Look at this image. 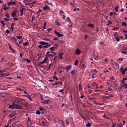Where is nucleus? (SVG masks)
Returning a JSON list of instances; mask_svg holds the SVG:
<instances>
[{"instance_id":"nucleus-1","label":"nucleus","mask_w":127,"mask_h":127,"mask_svg":"<svg viewBox=\"0 0 127 127\" xmlns=\"http://www.w3.org/2000/svg\"><path fill=\"white\" fill-rule=\"evenodd\" d=\"M71 69H72L71 65H67V66H66V67L65 68V70H66V73H68V72H69V71H70V70H71Z\"/></svg>"},{"instance_id":"nucleus-2","label":"nucleus","mask_w":127,"mask_h":127,"mask_svg":"<svg viewBox=\"0 0 127 127\" xmlns=\"http://www.w3.org/2000/svg\"><path fill=\"white\" fill-rule=\"evenodd\" d=\"M18 12V10H15L12 13H11V16L12 17H15L16 16V13Z\"/></svg>"},{"instance_id":"nucleus-3","label":"nucleus","mask_w":127,"mask_h":127,"mask_svg":"<svg viewBox=\"0 0 127 127\" xmlns=\"http://www.w3.org/2000/svg\"><path fill=\"white\" fill-rule=\"evenodd\" d=\"M14 107L15 109H16L17 110H21L22 107L20 106V105L19 104H16L14 103Z\"/></svg>"},{"instance_id":"nucleus-4","label":"nucleus","mask_w":127,"mask_h":127,"mask_svg":"<svg viewBox=\"0 0 127 127\" xmlns=\"http://www.w3.org/2000/svg\"><path fill=\"white\" fill-rule=\"evenodd\" d=\"M54 33L57 35L58 37H62L63 36V34H62L60 32H57V31H55Z\"/></svg>"},{"instance_id":"nucleus-5","label":"nucleus","mask_w":127,"mask_h":127,"mask_svg":"<svg viewBox=\"0 0 127 127\" xmlns=\"http://www.w3.org/2000/svg\"><path fill=\"white\" fill-rule=\"evenodd\" d=\"M16 4V2H14L13 1H9L7 3V5L9 6V5H14Z\"/></svg>"},{"instance_id":"nucleus-6","label":"nucleus","mask_w":127,"mask_h":127,"mask_svg":"<svg viewBox=\"0 0 127 127\" xmlns=\"http://www.w3.org/2000/svg\"><path fill=\"white\" fill-rule=\"evenodd\" d=\"M120 70L122 73V75H125V74L126 73V70L125 69V68H124V66H121L120 68Z\"/></svg>"},{"instance_id":"nucleus-7","label":"nucleus","mask_w":127,"mask_h":127,"mask_svg":"<svg viewBox=\"0 0 127 127\" xmlns=\"http://www.w3.org/2000/svg\"><path fill=\"white\" fill-rule=\"evenodd\" d=\"M7 76H8V74H7V73H0V78L4 77Z\"/></svg>"},{"instance_id":"nucleus-8","label":"nucleus","mask_w":127,"mask_h":127,"mask_svg":"<svg viewBox=\"0 0 127 127\" xmlns=\"http://www.w3.org/2000/svg\"><path fill=\"white\" fill-rule=\"evenodd\" d=\"M43 9L44 10H50V7L49 6H48V5H46L44 7H43Z\"/></svg>"},{"instance_id":"nucleus-9","label":"nucleus","mask_w":127,"mask_h":127,"mask_svg":"<svg viewBox=\"0 0 127 127\" xmlns=\"http://www.w3.org/2000/svg\"><path fill=\"white\" fill-rule=\"evenodd\" d=\"M50 52L48 51L47 52L46 55L48 56V57H51L52 56L53 57H54V55L50 54Z\"/></svg>"},{"instance_id":"nucleus-10","label":"nucleus","mask_w":127,"mask_h":127,"mask_svg":"<svg viewBox=\"0 0 127 127\" xmlns=\"http://www.w3.org/2000/svg\"><path fill=\"white\" fill-rule=\"evenodd\" d=\"M81 53V51L79 49H76L75 50V54L76 55H80V53Z\"/></svg>"},{"instance_id":"nucleus-11","label":"nucleus","mask_w":127,"mask_h":127,"mask_svg":"<svg viewBox=\"0 0 127 127\" xmlns=\"http://www.w3.org/2000/svg\"><path fill=\"white\" fill-rule=\"evenodd\" d=\"M14 103L15 102H13L12 105H10L8 109H12V110H14V109H15V107H14Z\"/></svg>"},{"instance_id":"nucleus-12","label":"nucleus","mask_w":127,"mask_h":127,"mask_svg":"<svg viewBox=\"0 0 127 127\" xmlns=\"http://www.w3.org/2000/svg\"><path fill=\"white\" fill-rule=\"evenodd\" d=\"M10 50H11L12 52H15V50L11 48V45L9 43L8 44Z\"/></svg>"},{"instance_id":"nucleus-13","label":"nucleus","mask_w":127,"mask_h":127,"mask_svg":"<svg viewBox=\"0 0 127 127\" xmlns=\"http://www.w3.org/2000/svg\"><path fill=\"white\" fill-rule=\"evenodd\" d=\"M63 55H64V53H62L60 54L59 55V58L61 59H63Z\"/></svg>"},{"instance_id":"nucleus-14","label":"nucleus","mask_w":127,"mask_h":127,"mask_svg":"<svg viewBox=\"0 0 127 127\" xmlns=\"http://www.w3.org/2000/svg\"><path fill=\"white\" fill-rule=\"evenodd\" d=\"M70 74L71 75H75L76 74V70L73 69L70 71Z\"/></svg>"},{"instance_id":"nucleus-15","label":"nucleus","mask_w":127,"mask_h":127,"mask_svg":"<svg viewBox=\"0 0 127 127\" xmlns=\"http://www.w3.org/2000/svg\"><path fill=\"white\" fill-rule=\"evenodd\" d=\"M25 97H26L29 100H32L31 97H30V95L27 94V95H25Z\"/></svg>"},{"instance_id":"nucleus-16","label":"nucleus","mask_w":127,"mask_h":127,"mask_svg":"<svg viewBox=\"0 0 127 127\" xmlns=\"http://www.w3.org/2000/svg\"><path fill=\"white\" fill-rule=\"evenodd\" d=\"M93 103H94L95 105H98V106H102V105H103V103H97V102H96V100H94Z\"/></svg>"},{"instance_id":"nucleus-17","label":"nucleus","mask_w":127,"mask_h":127,"mask_svg":"<svg viewBox=\"0 0 127 127\" xmlns=\"http://www.w3.org/2000/svg\"><path fill=\"white\" fill-rule=\"evenodd\" d=\"M78 64L79 61H78V60H76L75 63H74V65H75V66H77Z\"/></svg>"},{"instance_id":"nucleus-18","label":"nucleus","mask_w":127,"mask_h":127,"mask_svg":"<svg viewBox=\"0 0 127 127\" xmlns=\"http://www.w3.org/2000/svg\"><path fill=\"white\" fill-rule=\"evenodd\" d=\"M45 58L44 59V61H45V62H46L47 61V60H48V56H47V55L46 54L45 55Z\"/></svg>"},{"instance_id":"nucleus-19","label":"nucleus","mask_w":127,"mask_h":127,"mask_svg":"<svg viewBox=\"0 0 127 127\" xmlns=\"http://www.w3.org/2000/svg\"><path fill=\"white\" fill-rule=\"evenodd\" d=\"M115 11L116 12H118L119 11V5H117L116 7H115Z\"/></svg>"},{"instance_id":"nucleus-20","label":"nucleus","mask_w":127,"mask_h":127,"mask_svg":"<svg viewBox=\"0 0 127 127\" xmlns=\"http://www.w3.org/2000/svg\"><path fill=\"white\" fill-rule=\"evenodd\" d=\"M88 27H91V28H94V24L90 23L88 25Z\"/></svg>"},{"instance_id":"nucleus-21","label":"nucleus","mask_w":127,"mask_h":127,"mask_svg":"<svg viewBox=\"0 0 127 127\" xmlns=\"http://www.w3.org/2000/svg\"><path fill=\"white\" fill-rule=\"evenodd\" d=\"M53 47L54 49H57L59 47L58 44H56Z\"/></svg>"},{"instance_id":"nucleus-22","label":"nucleus","mask_w":127,"mask_h":127,"mask_svg":"<svg viewBox=\"0 0 127 127\" xmlns=\"http://www.w3.org/2000/svg\"><path fill=\"white\" fill-rule=\"evenodd\" d=\"M43 103H44V104H49V100H43Z\"/></svg>"},{"instance_id":"nucleus-23","label":"nucleus","mask_w":127,"mask_h":127,"mask_svg":"<svg viewBox=\"0 0 127 127\" xmlns=\"http://www.w3.org/2000/svg\"><path fill=\"white\" fill-rule=\"evenodd\" d=\"M92 126V124L88 123L86 125V127H90Z\"/></svg>"},{"instance_id":"nucleus-24","label":"nucleus","mask_w":127,"mask_h":127,"mask_svg":"<svg viewBox=\"0 0 127 127\" xmlns=\"http://www.w3.org/2000/svg\"><path fill=\"white\" fill-rule=\"evenodd\" d=\"M115 39H116L117 41H118V42L120 41V37H119L118 36H116Z\"/></svg>"},{"instance_id":"nucleus-25","label":"nucleus","mask_w":127,"mask_h":127,"mask_svg":"<svg viewBox=\"0 0 127 127\" xmlns=\"http://www.w3.org/2000/svg\"><path fill=\"white\" fill-rule=\"evenodd\" d=\"M25 61H26L27 63H30L31 62V61H30V60H29L28 59H25Z\"/></svg>"},{"instance_id":"nucleus-26","label":"nucleus","mask_w":127,"mask_h":127,"mask_svg":"<svg viewBox=\"0 0 127 127\" xmlns=\"http://www.w3.org/2000/svg\"><path fill=\"white\" fill-rule=\"evenodd\" d=\"M23 46H27L28 45V42H26L24 43H23Z\"/></svg>"},{"instance_id":"nucleus-27","label":"nucleus","mask_w":127,"mask_h":127,"mask_svg":"<svg viewBox=\"0 0 127 127\" xmlns=\"http://www.w3.org/2000/svg\"><path fill=\"white\" fill-rule=\"evenodd\" d=\"M67 20L68 21L69 23H71L72 22V21L71 20V19H70V17H68L67 18Z\"/></svg>"},{"instance_id":"nucleus-28","label":"nucleus","mask_w":127,"mask_h":127,"mask_svg":"<svg viewBox=\"0 0 127 127\" xmlns=\"http://www.w3.org/2000/svg\"><path fill=\"white\" fill-rule=\"evenodd\" d=\"M38 47L39 48H40V49H42V48H44V46L42 45H39Z\"/></svg>"},{"instance_id":"nucleus-29","label":"nucleus","mask_w":127,"mask_h":127,"mask_svg":"<svg viewBox=\"0 0 127 127\" xmlns=\"http://www.w3.org/2000/svg\"><path fill=\"white\" fill-rule=\"evenodd\" d=\"M104 117L105 118V119H107V120H110V118H108V117H107V115H106V114H104Z\"/></svg>"},{"instance_id":"nucleus-30","label":"nucleus","mask_w":127,"mask_h":127,"mask_svg":"<svg viewBox=\"0 0 127 127\" xmlns=\"http://www.w3.org/2000/svg\"><path fill=\"white\" fill-rule=\"evenodd\" d=\"M39 44H41V45H45V42H40Z\"/></svg>"},{"instance_id":"nucleus-31","label":"nucleus","mask_w":127,"mask_h":127,"mask_svg":"<svg viewBox=\"0 0 127 127\" xmlns=\"http://www.w3.org/2000/svg\"><path fill=\"white\" fill-rule=\"evenodd\" d=\"M86 69V65L85 64H82V70H85Z\"/></svg>"},{"instance_id":"nucleus-32","label":"nucleus","mask_w":127,"mask_h":127,"mask_svg":"<svg viewBox=\"0 0 127 127\" xmlns=\"http://www.w3.org/2000/svg\"><path fill=\"white\" fill-rule=\"evenodd\" d=\"M101 99H102V100L103 101H105L106 100V98L104 97V96H101Z\"/></svg>"},{"instance_id":"nucleus-33","label":"nucleus","mask_w":127,"mask_h":127,"mask_svg":"<svg viewBox=\"0 0 127 127\" xmlns=\"http://www.w3.org/2000/svg\"><path fill=\"white\" fill-rule=\"evenodd\" d=\"M122 25L123 26H127V23L126 22H122Z\"/></svg>"},{"instance_id":"nucleus-34","label":"nucleus","mask_w":127,"mask_h":127,"mask_svg":"<svg viewBox=\"0 0 127 127\" xmlns=\"http://www.w3.org/2000/svg\"><path fill=\"white\" fill-rule=\"evenodd\" d=\"M41 114V112L39 110H37L36 111V114L37 115H40Z\"/></svg>"},{"instance_id":"nucleus-35","label":"nucleus","mask_w":127,"mask_h":127,"mask_svg":"<svg viewBox=\"0 0 127 127\" xmlns=\"http://www.w3.org/2000/svg\"><path fill=\"white\" fill-rule=\"evenodd\" d=\"M126 82H122V86H123V87L124 88V89L126 87Z\"/></svg>"},{"instance_id":"nucleus-36","label":"nucleus","mask_w":127,"mask_h":127,"mask_svg":"<svg viewBox=\"0 0 127 127\" xmlns=\"http://www.w3.org/2000/svg\"><path fill=\"white\" fill-rule=\"evenodd\" d=\"M29 1H31V0H25L23 1V3H25V2H29Z\"/></svg>"},{"instance_id":"nucleus-37","label":"nucleus","mask_w":127,"mask_h":127,"mask_svg":"<svg viewBox=\"0 0 127 127\" xmlns=\"http://www.w3.org/2000/svg\"><path fill=\"white\" fill-rule=\"evenodd\" d=\"M44 63H46V62H45V61H43V62H39V64H44Z\"/></svg>"},{"instance_id":"nucleus-38","label":"nucleus","mask_w":127,"mask_h":127,"mask_svg":"<svg viewBox=\"0 0 127 127\" xmlns=\"http://www.w3.org/2000/svg\"><path fill=\"white\" fill-rule=\"evenodd\" d=\"M5 33L7 35L9 34V33H10L9 30L8 29H6V31H5Z\"/></svg>"},{"instance_id":"nucleus-39","label":"nucleus","mask_w":127,"mask_h":127,"mask_svg":"<svg viewBox=\"0 0 127 127\" xmlns=\"http://www.w3.org/2000/svg\"><path fill=\"white\" fill-rule=\"evenodd\" d=\"M12 122V119H10L8 121V125H9L10 124H11V122Z\"/></svg>"},{"instance_id":"nucleus-40","label":"nucleus","mask_w":127,"mask_h":127,"mask_svg":"<svg viewBox=\"0 0 127 127\" xmlns=\"http://www.w3.org/2000/svg\"><path fill=\"white\" fill-rule=\"evenodd\" d=\"M24 9H25V8H22V9H21L20 10V12H21V13H23V11L24 10Z\"/></svg>"},{"instance_id":"nucleus-41","label":"nucleus","mask_w":127,"mask_h":127,"mask_svg":"<svg viewBox=\"0 0 127 127\" xmlns=\"http://www.w3.org/2000/svg\"><path fill=\"white\" fill-rule=\"evenodd\" d=\"M55 23H56V25H58V26H61L60 22H56Z\"/></svg>"},{"instance_id":"nucleus-42","label":"nucleus","mask_w":127,"mask_h":127,"mask_svg":"<svg viewBox=\"0 0 127 127\" xmlns=\"http://www.w3.org/2000/svg\"><path fill=\"white\" fill-rule=\"evenodd\" d=\"M50 50H51V51H55V50L54 49V48L53 47H52L50 48Z\"/></svg>"},{"instance_id":"nucleus-43","label":"nucleus","mask_w":127,"mask_h":127,"mask_svg":"<svg viewBox=\"0 0 127 127\" xmlns=\"http://www.w3.org/2000/svg\"><path fill=\"white\" fill-rule=\"evenodd\" d=\"M52 30V28H49V29H47L46 30V31L48 32H50V31H51Z\"/></svg>"},{"instance_id":"nucleus-44","label":"nucleus","mask_w":127,"mask_h":127,"mask_svg":"<svg viewBox=\"0 0 127 127\" xmlns=\"http://www.w3.org/2000/svg\"><path fill=\"white\" fill-rule=\"evenodd\" d=\"M95 92L96 93H101V92H102V91H101V90H95Z\"/></svg>"},{"instance_id":"nucleus-45","label":"nucleus","mask_w":127,"mask_h":127,"mask_svg":"<svg viewBox=\"0 0 127 127\" xmlns=\"http://www.w3.org/2000/svg\"><path fill=\"white\" fill-rule=\"evenodd\" d=\"M61 124L63 125V127H65V125H64V121H61Z\"/></svg>"},{"instance_id":"nucleus-46","label":"nucleus","mask_w":127,"mask_h":127,"mask_svg":"<svg viewBox=\"0 0 127 127\" xmlns=\"http://www.w3.org/2000/svg\"><path fill=\"white\" fill-rule=\"evenodd\" d=\"M104 43H105V41L99 42V44H100V45H103L104 44Z\"/></svg>"},{"instance_id":"nucleus-47","label":"nucleus","mask_w":127,"mask_h":127,"mask_svg":"<svg viewBox=\"0 0 127 127\" xmlns=\"http://www.w3.org/2000/svg\"><path fill=\"white\" fill-rule=\"evenodd\" d=\"M5 16L6 17H7V18H9L10 16H9V14H8V13H7L6 15H5Z\"/></svg>"},{"instance_id":"nucleus-48","label":"nucleus","mask_w":127,"mask_h":127,"mask_svg":"<svg viewBox=\"0 0 127 127\" xmlns=\"http://www.w3.org/2000/svg\"><path fill=\"white\" fill-rule=\"evenodd\" d=\"M39 111H40L41 112H43V111H44V109H43L41 107H40L39 108Z\"/></svg>"},{"instance_id":"nucleus-49","label":"nucleus","mask_w":127,"mask_h":127,"mask_svg":"<svg viewBox=\"0 0 127 127\" xmlns=\"http://www.w3.org/2000/svg\"><path fill=\"white\" fill-rule=\"evenodd\" d=\"M53 79H56V81H58L59 80L58 77H57V76H53Z\"/></svg>"},{"instance_id":"nucleus-50","label":"nucleus","mask_w":127,"mask_h":127,"mask_svg":"<svg viewBox=\"0 0 127 127\" xmlns=\"http://www.w3.org/2000/svg\"><path fill=\"white\" fill-rule=\"evenodd\" d=\"M17 38L18 39H19L20 40V39H21V38H22V37L20 36H16Z\"/></svg>"},{"instance_id":"nucleus-51","label":"nucleus","mask_w":127,"mask_h":127,"mask_svg":"<svg viewBox=\"0 0 127 127\" xmlns=\"http://www.w3.org/2000/svg\"><path fill=\"white\" fill-rule=\"evenodd\" d=\"M9 8V7H4L3 8V9L4 10H7V9H8Z\"/></svg>"},{"instance_id":"nucleus-52","label":"nucleus","mask_w":127,"mask_h":127,"mask_svg":"<svg viewBox=\"0 0 127 127\" xmlns=\"http://www.w3.org/2000/svg\"><path fill=\"white\" fill-rule=\"evenodd\" d=\"M64 91V89H62L60 90L59 92H60L61 93H62V94H64V92H63Z\"/></svg>"},{"instance_id":"nucleus-53","label":"nucleus","mask_w":127,"mask_h":127,"mask_svg":"<svg viewBox=\"0 0 127 127\" xmlns=\"http://www.w3.org/2000/svg\"><path fill=\"white\" fill-rule=\"evenodd\" d=\"M115 66H118V68H120V64H117V63L115 62Z\"/></svg>"},{"instance_id":"nucleus-54","label":"nucleus","mask_w":127,"mask_h":127,"mask_svg":"<svg viewBox=\"0 0 127 127\" xmlns=\"http://www.w3.org/2000/svg\"><path fill=\"white\" fill-rule=\"evenodd\" d=\"M32 20L33 21L34 20H35V16L34 15L32 16Z\"/></svg>"},{"instance_id":"nucleus-55","label":"nucleus","mask_w":127,"mask_h":127,"mask_svg":"<svg viewBox=\"0 0 127 127\" xmlns=\"http://www.w3.org/2000/svg\"><path fill=\"white\" fill-rule=\"evenodd\" d=\"M58 57L57 56H56L55 58L53 59V61H55L56 60H58Z\"/></svg>"},{"instance_id":"nucleus-56","label":"nucleus","mask_w":127,"mask_h":127,"mask_svg":"<svg viewBox=\"0 0 127 127\" xmlns=\"http://www.w3.org/2000/svg\"><path fill=\"white\" fill-rule=\"evenodd\" d=\"M13 19H14L15 21H17V20H18V18H17V17H14Z\"/></svg>"},{"instance_id":"nucleus-57","label":"nucleus","mask_w":127,"mask_h":127,"mask_svg":"<svg viewBox=\"0 0 127 127\" xmlns=\"http://www.w3.org/2000/svg\"><path fill=\"white\" fill-rule=\"evenodd\" d=\"M108 25H110V24H112L113 22L112 21H110V20H108Z\"/></svg>"},{"instance_id":"nucleus-58","label":"nucleus","mask_w":127,"mask_h":127,"mask_svg":"<svg viewBox=\"0 0 127 127\" xmlns=\"http://www.w3.org/2000/svg\"><path fill=\"white\" fill-rule=\"evenodd\" d=\"M80 89H82V84H79V90H80Z\"/></svg>"},{"instance_id":"nucleus-59","label":"nucleus","mask_w":127,"mask_h":127,"mask_svg":"<svg viewBox=\"0 0 127 127\" xmlns=\"http://www.w3.org/2000/svg\"><path fill=\"white\" fill-rule=\"evenodd\" d=\"M12 39L13 40H14L15 41H16L17 39H16V38L14 37H13L11 39V40H12Z\"/></svg>"},{"instance_id":"nucleus-60","label":"nucleus","mask_w":127,"mask_h":127,"mask_svg":"<svg viewBox=\"0 0 127 127\" xmlns=\"http://www.w3.org/2000/svg\"><path fill=\"white\" fill-rule=\"evenodd\" d=\"M4 72H5V70H0V74L2 73H4Z\"/></svg>"},{"instance_id":"nucleus-61","label":"nucleus","mask_w":127,"mask_h":127,"mask_svg":"<svg viewBox=\"0 0 127 127\" xmlns=\"http://www.w3.org/2000/svg\"><path fill=\"white\" fill-rule=\"evenodd\" d=\"M44 40H46V41H50V39L45 38Z\"/></svg>"},{"instance_id":"nucleus-62","label":"nucleus","mask_w":127,"mask_h":127,"mask_svg":"<svg viewBox=\"0 0 127 127\" xmlns=\"http://www.w3.org/2000/svg\"><path fill=\"white\" fill-rule=\"evenodd\" d=\"M4 20H5L6 21H9V19H7L6 18H4Z\"/></svg>"},{"instance_id":"nucleus-63","label":"nucleus","mask_w":127,"mask_h":127,"mask_svg":"<svg viewBox=\"0 0 127 127\" xmlns=\"http://www.w3.org/2000/svg\"><path fill=\"white\" fill-rule=\"evenodd\" d=\"M104 98L105 99H110V96H106L104 95Z\"/></svg>"},{"instance_id":"nucleus-64","label":"nucleus","mask_w":127,"mask_h":127,"mask_svg":"<svg viewBox=\"0 0 127 127\" xmlns=\"http://www.w3.org/2000/svg\"><path fill=\"white\" fill-rule=\"evenodd\" d=\"M44 48H48V46L47 45L44 46Z\"/></svg>"}]
</instances>
